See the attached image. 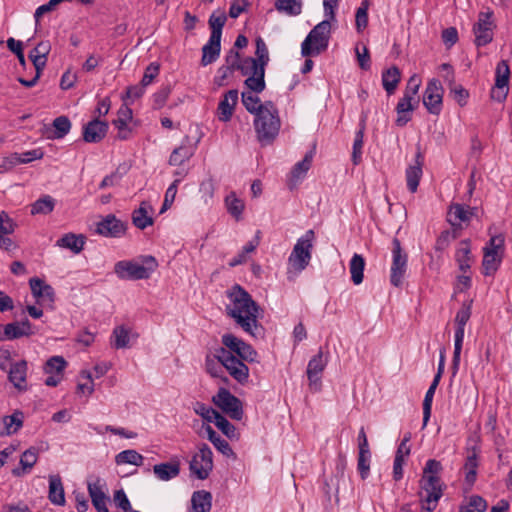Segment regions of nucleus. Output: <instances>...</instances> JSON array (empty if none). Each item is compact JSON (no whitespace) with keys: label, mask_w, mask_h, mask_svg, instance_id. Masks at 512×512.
<instances>
[{"label":"nucleus","mask_w":512,"mask_h":512,"mask_svg":"<svg viewBox=\"0 0 512 512\" xmlns=\"http://www.w3.org/2000/svg\"><path fill=\"white\" fill-rule=\"evenodd\" d=\"M143 456L135 450H124L118 453L115 457L117 465L131 464L141 466L143 464Z\"/></svg>","instance_id":"nucleus-49"},{"label":"nucleus","mask_w":512,"mask_h":512,"mask_svg":"<svg viewBox=\"0 0 512 512\" xmlns=\"http://www.w3.org/2000/svg\"><path fill=\"white\" fill-rule=\"evenodd\" d=\"M259 68L265 69V67L262 66L259 61H256V59L252 57H246L242 59L241 63L238 65V70L242 73V75L248 77L256 74Z\"/></svg>","instance_id":"nucleus-54"},{"label":"nucleus","mask_w":512,"mask_h":512,"mask_svg":"<svg viewBox=\"0 0 512 512\" xmlns=\"http://www.w3.org/2000/svg\"><path fill=\"white\" fill-rule=\"evenodd\" d=\"M80 378L85 381L78 383L77 392L85 396H90L94 392V381L91 372L82 370L80 372Z\"/></svg>","instance_id":"nucleus-53"},{"label":"nucleus","mask_w":512,"mask_h":512,"mask_svg":"<svg viewBox=\"0 0 512 512\" xmlns=\"http://www.w3.org/2000/svg\"><path fill=\"white\" fill-rule=\"evenodd\" d=\"M224 365L217 357V351L213 356H207L205 361V369L212 377H221Z\"/></svg>","instance_id":"nucleus-55"},{"label":"nucleus","mask_w":512,"mask_h":512,"mask_svg":"<svg viewBox=\"0 0 512 512\" xmlns=\"http://www.w3.org/2000/svg\"><path fill=\"white\" fill-rule=\"evenodd\" d=\"M328 363V358L322 350L310 359L307 365V377L312 390L318 391L321 387V375Z\"/></svg>","instance_id":"nucleus-15"},{"label":"nucleus","mask_w":512,"mask_h":512,"mask_svg":"<svg viewBox=\"0 0 512 512\" xmlns=\"http://www.w3.org/2000/svg\"><path fill=\"white\" fill-rule=\"evenodd\" d=\"M133 114L128 103L121 105L117 112V118L113 121L114 126L117 129V138L120 140H127L132 135V128L130 123L132 122Z\"/></svg>","instance_id":"nucleus-18"},{"label":"nucleus","mask_w":512,"mask_h":512,"mask_svg":"<svg viewBox=\"0 0 512 512\" xmlns=\"http://www.w3.org/2000/svg\"><path fill=\"white\" fill-rule=\"evenodd\" d=\"M126 230L125 224L114 215H108L97 223L96 232L105 237H121Z\"/></svg>","instance_id":"nucleus-20"},{"label":"nucleus","mask_w":512,"mask_h":512,"mask_svg":"<svg viewBox=\"0 0 512 512\" xmlns=\"http://www.w3.org/2000/svg\"><path fill=\"white\" fill-rule=\"evenodd\" d=\"M108 124L99 119L90 121L84 128L83 136L86 142H99L107 133Z\"/></svg>","instance_id":"nucleus-27"},{"label":"nucleus","mask_w":512,"mask_h":512,"mask_svg":"<svg viewBox=\"0 0 512 512\" xmlns=\"http://www.w3.org/2000/svg\"><path fill=\"white\" fill-rule=\"evenodd\" d=\"M180 181H181V178L175 179L172 182V184L167 188L166 193H165L164 202H163V205H162V208L160 211L161 213L164 212L165 210H167L168 208H170L171 205L173 204L176 194H177L178 185H179Z\"/></svg>","instance_id":"nucleus-61"},{"label":"nucleus","mask_w":512,"mask_h":512,"mask_svg":"<svg viewBox=\"0 0 512 512\" xmlns=\"http://www.w3.org/2000/svg\"><path fill=\"white\" fill-rule=\"evenodd\" d=\"M34 334L31 323L28 320L13 322L4 326L5 339L14 340L21 337H28Z\"/></svg>","instance_id":"nucleus-26"},{"label":"nucleus","mask_w":512,"mask_h":512,"mask_svg":"<svg viewBox=\"0 0 512 512\" xmlns=\"http://www.w3.org/2000/svg\"><path fill=\"white\" fill-rule=\"evenodd\" d=\"M331 35V21L323 20L307 35L301 44V54L304 57L317 56L328 48Z\"/></svg>","instance_id":"nucleus-7"},{"label":"nucleus","mask_w":512,"mask_h":512,"mask_svg":"<svg viewBox=\"0 0 512 512\" xmlns=\"http://www.w3.org/2000/svg\"><path fill=\"white\" fill-rule=\"evenodd\" d=\"M442 465L435 459L426 462L421 479V512H432L443 494V484L440 480Z\"/></svg>","instance_id":"nucleus-3"},{"label":"nucleus","mask_w":512,"mask_h":512,"mask_svg":"<svg viewBox=\"0 0 512 512\" xmlns=\"http://www.w3.org/2000/svg\"><path fill=\"white\" fill-rule=\"evenodd\" d=\"M477 467H478V463H477L476 455L473 454L467 458L466 463L464 465V470L466 473L465 478L469 484H473L476 479Z\"/></svg>","instance_id":"nucleus-62"},{"label":"nucleus","mask_w":512,"mask_h":512,"mask_svg":"<svg viewBox=\"0 0 512 512\" xmlns=\"http://www.w3.org/2000/svg\"><path fill=\"white\" fill-rule=\"evenodd\" d=\"M229 303L226 311L230 317L247 333L254 335L257 328L259 307L251 296L239 285L233 286L228 292Z\"/></svg>","instance_id":"nucleus-2"},{"label":"nucleus","mask_w":512,"mask_h":512,"mask_svg":"<svg viewBox=\"0 0 512 512\" xmlns=\"http://www.w3.org/2000/svg\"><path fill=\"white\" fill-rule=\"evenodd\" d=\"M238 102V91L233 89L226 92L223 99L219 102L217 108L218 119L222 122H228L233 113L234 108Z\"/></svg>","instance_id":"nucleus-23"},{"label":"nucleus","mask_w":512,"mask_h":512,"mask_svg":"<svg viewBox=\"0 0 512 512\" xmlns=\"http://www.w3.org/2000/svg\"><path fill=\"white\" fill-rule=\"evenodd\" d=\"M157 262L154 257L146 256L142 262L135 260H122L114 265V273L122 280L148 279L156 269Z\"/></svg>","instance_id":"nucleus-6"},{"label":"nucleus","mask_w":512,"mask_h":512,"mask_svg":"<svg viewBox=\"0 0 512 512\" xmlns=\"http://www.w3.org/2000/svg\"><path fill=\"white\" fill-rule=\"evenodd\" d=\"M194 154V149L190 145L182 144L174 149L170 155L169 163L173 166L182 165L185 161L189 160Z\"/></svg>","instance_id":"nucleus-47"},{"label":"nucleus","mask_w":512,"mask_h":512,"mask_svg":"<svg viewBox=\"0 0 512 512\" xmlns=\"http://www.w3.org/2000/svg\"><path fill=\"white\" fill-rule=\"evenodd\" d=\"M491 11L480 12L478 20L473 26L475 36V44L477 46H485L493 39V30L495 28Z\"/></svg>","instance_id":"nucleus-12"},{"label":"nucleus","mask_w":512,"mask_h":512,"mask_svg":"<svg viewBox=\"0 0 512 512\" xmlns=\"http://www.w3.org/2000/svg\"><path fill=\"white\" fill-rule=\"evenodd\" d=\"M213 403L225 414L234 420L243 417L242 402L225 388L219 389L212 398Z\"/></svg>","instance_id":"nucleus-10"},{"label":"nucleus","mask_w":512,"mask_h":512,"mask_svg":"<svg viewBox=\"0 0 512 512\" xmlns=\"http://www.w3.org/2000/svg\"><path fill=\"white\" fill-rule=\"evenodd\" d=\"M483 273L485 275L494 274L501 264L504 253V238L500 235L491 237L489 242L483 248Z\"/></svg>","instance_id":"nucleus-9"},{"label":"nucleus","mask_w":512,"mask_h":512,"mask_svg":"<svg viewBox=\"0 0 512 512\" xmlns=\"http://www.w3.org/2000/svg\"><path fill=\"white\" fill-rule=\"evenodd\" d=\"M313 156H314V152L309 151L305 154L304 158L301 161L297 162L294 165V167L291 171V180L294 183H296L299 180H301L302 178H304V176L306 175L308 170L311 168Z\"/></svg>","instance_id":"nucleus-41"},{"label":"nucleus","mask_w":512,"mask_h":512,"mask_svg":"<svg viewBox=\"0 0 512 512\" xmlns=\"http://www.w3.org/2000/svg\"><path fill=\"white\" fill-rule=\"evenodd\" d=\"M30 289L36 302L41 306H51L54 302V289L39 278H31Z\"/></svg>","instance_id":"nucleus-17"},{"label":"nucleus","mask_w":512,"mask_h":512,"mask_svg":"<svg viewBox=\"0 0 512 512\" xmlns=\"http://www.w3.org/2000/svg\"><path fill=\"white\" fill-rule=\"evenodd\" d=\"M242 103L245 108L250 112L257 116L260 113L264 104L260 103V98L257 95H254L252 92H243L242 93Z\"/></svg>","instance_id":"nucleus-52"},{"label":"nucleus","mask_w":512,"mask_h":512,"mask_svg":"<svg viewBox=\"0 0 512 512\" xmlns=\"http://www.w3.org/2000/svg\"><path fill=\"white\" fill-rule=\"evenodd\" d=\"M370 7L369 0H363L356 10L355 26L358 32H362L368 25V9Z\"/></svg>","instance_id":"nucleus-51"},{"label":"nucleus","mask_w":512,"mask_h":512,"mask_svg":"<svg viewBox=\"0 0 512 512\" xmlns=\"http://www.w3.org/2000/svg\"><path fill=\"white\" fill-rule=\"evenodd\" d=\"M473 216V208L458 203L452 204L447 213L448 222L458 228L467 225Z\"/></svg>","instance_id":"nucleus-19"},{"label":"nucleus","mask_w":512,"mask_h":512,"mask_svg":"<svg viewBox=\"0 0 512 512\" xmlns=\"http://www.w3.org/2000/svg\"><path fill=\"white\" fill-rule=\"evenodd\" d=\"M401 79V73L395 66L385 70L382 74V84L386 92L391 95L396 90Z\"/></svg>","instance_id":"nucleus-42"},{"label":"nucleus","mask_w":512,"mask_h":512,"mask_svg":"<svg viewBox=\"0 0 512 512\" xmlns=\"http://www.w3.org/2000/svg\"><path fill=\"white\" fill-rule=\"evenodd\" d=\"M131 336L132 334L130 329L125 326H117L113 330L111 344L116 349L127 348L129 347Z\"/></svg>","instance_id":"nucleus-43"},{"label":"nucleus","mask_w":512,"mask_h":512,"mask_svg":"<svg viewBox=\"0 0 512 512\" xmlns=\"http://www.w3.org/2000/svg\"><path fill=\"white\" fill-rule=\"evenodd\" d=\"M225 207L228 213L239 221L242 218L245 209V203L242 199L238 198L235 192H230L224 200Z\"/></svg>","instance_id":"nucleus-40"},{"label":"nucleus","mask_w":512,"mask_h":512,"mask_svg":"<svg viewBox=\"0 0 512 512\" xmlns=\"http://www.w3.org/2000/svg\"><path fill=\"white\" fill-rule=\"evenodd\" d=\"M486 501L479 496H472L467 504L461 507L460 512H485Z\"/></svg>","instance_id":"nucleus-59"},{"label":"nucleus","mask_w":512,"mask_h":512,"mask_svg":"<svg viewBox=\"0 0 512 512\" xmlns=\"http://www.w3.org/2000/svg\"><path fill=\"white\" fill-rule=\"evenodd\" d=\"M55 207V199L50 195H44L36 200L31 205V214H43L47 215L54 210Z\"/></svg>","instance_id":"nucleus-46"},{"label":"nucleus","mask_w":512,"mask_h":512,"mask_svg":"<svg viewBox=\"0 0 512 512\" xmlns=\"http://www.w3.org/2000/svg\"><path fill=\"white\" fill-rule=\"evenodd\" d=\"M24 415L20 411L14 412L12 415L5 416L2 420L3 428L1 435H11L16 433L23 425Z\"/></svg>","instance_id":"nucleus-37"},{"label":"nucleus","mask_w":512,"mask_h":512,"mask_svg":"<svg viewBox=\"0 0 512 512\" xmlns=\"http://www.w3.org/2000/svg\"><path fill=\"white\" fill-rule=\"evenodd\" d=\"M221 341L223 347L217 349L218 359L232 378L240 384L246 383L249 378V369L244 361H256L257 352L251 345L233 334H224Z\"/></svg>","instance_id":"nucleus-1"},{"label":"nucleus","mask_w":512,"mask_h":512,"mask_svg":"<svg viewBox=\"0 0 512 512\" xmlns=\"http://www.w3.org/2000/svg\"><path fill=\"white\" fill-rule=\"evenodd\" d=\"M407 268V255L402 252L398 239L393 240L392 265L390 273V282L395 287H399L404 279Z\"/></svg>","instance_id":"nucleus-13"},{"label":"nucleus","mask_w":512,"mask_h":512,"mask_svg":"<svg viewBox=\"0 0 512 512\" xmlns=\"http://www.w3.org/2000/svg\"><path fill=\"white\" fill-rule=\"evenodd\" d=\"M265 69L259 68L256 74L247 77L245 86L250 90L249 92L260 93L265 89Z\"/></svg>","instance_id":"nucleus-50"},{"label":"nucleus","mask_w":512,"mask_h":512,"mask_svg":"<svg viewBox=\"0 0 512 512\" xmlns=\"http://www.w3.org/2000/svg\"><path fill=\"white\" fill-rule=\"evenodd\" d=\"M443 87L439 80L432 79L428 82L423 96V104L429 113L439 115L443 105Z\"/></svg>","instance_id":"nucleus-14"},{"label":"nucleus","mask_w":512,"mask_h":512,"mask_svg":"<svg viewBox=\"0 0 512 512\" xmlns=\"http://www.w3.org/2000/svg\"><path fill=\"white\" fill-rule=\"evenodd\" d=\"M152 207L147 202H142L140 207L132 213V222L133 224L143 230L148 226L153 224V219L151 216Z\"/></svg>","instance_id":"nucleus-31"},{"label":"nucleus","mask_w":512,"mask_h":512,"mask_svg":"<svg viewBox=\"0 0 512 512\" xmlns=\"http://www.w3.org/2000/svg\"><path fill=\"white\" fill-rule=\"evenodd\" d=\"M275 8L289 16H297L302 11L301 0H276Z\"/></svg>","instance_id":"nucleus-48"},{"label":"nucleus","mask_w":512,"mask_h":512,"mask_svg":"<svg viewBox=\"0 0 512 512\" xmlns=\"http://www.w3.org/2000/svg\"><path fill=\"white\" fill-rule=\"evenodd\" d=\"M203 431L206 434L207 438L212 442L215 448L222 453L226 457L236 458L235 453L230 447L229 443L222 439L217 433L212 429L211 426L206 425L203 427Z\"/></svg>","instance_id":"nucleus-32"},{"label":"nucleus","mask_w":512,"mask_h":512,"mask_svg":"<svg viewBox=\"0 0 512 512\" xmlns=\"http://www.w3.org/2000/svg\"><path fill=\"white\" fill-rule=\"evenodd\" d=\"M212 496L209 492L200 490L193 493L191 498L192 512H209Z\"/></svg>","instance_id":"nucleus-39"},{"label":"nucleus","mask_w":512,"mask_h":512,"mask_svg":"<svg viewBox=\"0 0 512 512\" xmlns=\"http://www.w3.org/2000/svg\"><path fill=\"white\" fill-rule=\"evenodd\" d=\"M510 70L506 61H500L496 67L495 86L492 88L491 97L499 102L506 98L508 92Z\"/></svg>","instance_id":"nucleus-16"},{"label":"nucleus","mask_w":512,"mask_h":512,"mask_svg":"<svg viewBox=\"0 0 512 512\" xmlns=\"http://www.w3.org/2000/svg\"><path fill=\"white\" fill-rule=\"evenodd\" d=\"M194 411L197 415L201 416L207 422H213V420L217 418V415L219 413L213 408L199 402L195 404Z\"/></svg>","instance_id":"nucleus-64"},{"label":"nucleus","mask_w":512,"mask_h":512,"mask_svg":"<svg viewBox=\"0 0 512 512\" xmlns=\"http://www.w3.org/2000/svg\"><path fill=\"white\" fill-rule=\"evenodd\" d=\"M315 233L307 230L297 239L287 260V279L294 281L310 264L314 247Z\"/></svg>","instance_id":"nucleus-4"},{"label":"nucleus","mask_w":512,"mask_h":512,"mask_svg":"<svg viewBox=\"0 0 512 512\" xmlns=\"http://www.w3.org/2000/svg\"><path fill=\"white\" fill-rule=\"evenodd\" d=\"M414 99L415 98L404 94V96L399 100L396 106V111L398 114L396 124L398 126H404L410 120L408 113L414 109Z\"/></svg>","instance_id":"nucleus-38"},{"label":"nucleus","mask_w":512,"mask_h":512,"mask_svg":"<svg viewBox=\"0 0 512 512\" xmlns=\"http://www.w3.org/2000/svg\"><path fill=\"white\" fill-rule=\"evenodd\" d=\"M221 39L216 38V40L213 39V36H210L209 41L207 44L204 45L202 48V59L201 63L203 66H206L208 64H211L212 62L216 61L220 54V48H221Z\"/></svg>","instance_id":"nucleus-36"},{"label":"nucleus","mask_w":512,"mask_h":512,"mask_svg":"<svg viewBox=\"0 0 512 512\" xmlns=\"http://www.w3.org/2000/svg\"><path fill=\"white\" fill-rule=\"evenodd\" d=\"M88 492L92 503L98 512H109L107 509V496L103 490V483L100 479L88 483Z\"/></svg>","instance_id":"nucleus-25"},{"label":"nucleus","mask_w":512,"mask_h":512,"mask_svg":"<svg viewBox=\"0 0 512 512\" xmlns=\"http://www.w3.org/2000/svg\"><path fill=\"white\" fill-rule=\"evenodd\" d=\"M363 138H364V124L360 127V129L356 132L354 143H353V153L352 160L354 164H358L361 159L362 147H363Z\"/></svg>","instance_id":"nucleus-60"},{"label":"nucleus","mask_w":512,"mask_h":512,"mask_svg":"<svg viewBox=\"0 0 512 512\" xmlns=\"http://www.w3.org/2000/svg\"><path fill=\"white\" fill-rule=\"evenodd\" d=\"M155 476L161 481H169L179 475L180 465L178 462L161 463L153 467Z\"/></svg>","instance_id":"nucleus-35"},{"label":"nucleus","mask_w":512,"mask_h":512,"mask_svg":"<svg viewBox=\"0 0 512 512\" xmlns=\"http://www.w3.org/2000/svg\"><path fill=\"white\" fill-rule=\"evenodd\" d=\"M226 20V13L223 10H217L211 14L209 18V26L211 29L210 36H213L214 40H216V38L221 39L222 29L226 23Z\"/></svg>","instance_id":"nucleus-45"},{"label":"nucleus","mask_w":512,"mask_h":512,"mask_svg":"<svg viewBox=\"0 0 512 512\" xmlns=\"http://www.w3.org/2000/svg\"><path fill=\"white\" fill-rule=\"evenodd\" d=\"M39 456V449L35 447H30L25 450L20 458L21 469H14L13 475L21 476L26 472H29L33 466L37 463Z\"/></svg>","instance_id":"nucleus-33"},{"label":"nucleus","mask_w":512,"mask_h":512,"mask_svg":"<svg viewBox=\"0 0 512 512\" xmlns=\"http://www.w3.org/2000/svg\"><path fill=\"white\" fill-rule=\"evenodd\" d=\"M27 362L19 360L14 362L8 372V379L18 391L27 390Z\"/></svg>","instance_id":"nucleus-22"},{"label":"nucleus","mask_w":512,"mask_h":512,"mask_svg":"<svg viewBox=\"0 0 512 512\" xmlns=\"http://www.w3.org/2000/svg\"><path fill=\"white\" fill-rule=\"evenodd\" d=\"M218 429L222 431L228 438L233 439L237 437L236 429L224 416L218 413L217 418L213 420Z\"/></svg>","instance_id":"nucleus-57"},{"label":"nucleus","mask_w":512,"mask_h":512,"mask_svg":"<svg viewBox=\"0 0 512 512\" xmlns=\"http://www.w3.org/2000/svg\"><path fill=\"white\" fill-rule=\"evenodd\" d=\"M280 126L281 122L275 105L271 102L264 103L254 120L258 140L263 145L272 143L279 133Z\"/></svg>","instance_id":"nucleus-5"},{"label":"nucleus","mask_w":512,"mask_h":512,"mask_svg":"<svg viewBox=\"0 0 512 512\" xmlns=\"http://www.w3.org/2000/svg\"><path fill=\"white\" fill-rule=\"evenodd\" d=\"M85 241L86 238L82 234L67 233L57 240L56 245L78 254L83 250Z\"/></svg>","instance_id":"nucleus-29"},{"label":"nucleus","mask_w":512,"mask_h":512,"mask_svg":"<svg viewBox=\"0 0 512 512\" xmlns=\"http://www.w3.org/2000/svg\"><path fill=\"white\" fill-rule=\"evenodd\" d=\"M472 300L464 302L455 317V343L452 361L453 374H456L459 368L460 355L465 334V325L471 317Z\"/></svg>","instance_id":"nucleus-8"},{"label":"nucleus","mask_w":512,"mask_h":512,"mask_svg":"<svg viewBox=\"0 0 512 512\" xmlns=\"http://www.w3.org/2000/svg\"><path fill=\"white\" fill-rule=\"evenodd\" d=\"M256 61H259L262 66H266L269 62V52L266 43L261 37L256 39Z\"/></svg>","instance_id":"nucleus-63"},{"label":"nucleus","mask_w":512,"mask_h":512,"mask_svg":"<svg viewBox=\"0 0 512 512\" xmlns=\"http://www.w3.org/2000/svg\"><path fill=\"white\" fill-rule=\"evenodd\" d=\"M358 446V470L360 472L362 479H365L368 476L370 470L371 453L364 428H361L359 431Z\"/></svg>","instance_id":"nucleus-21"},{"label":"nucleus","mask_w":512,"mask_h":512,"mask_svg":"<svg viewBox=\"0 0 512 512\" xmlns=\"http://www.w3.org/2000/svg\"><path fill=\"white\" fill-rule=\"evenodd\" d=\"M213 468V453L207 445L199 447L190 462L191 473L198 479H206Z\"/></svg>","instance_id":"nucleus-11"},{"label":"nucleus","mask_w":512,"mask_h":512,"mask_svg":"<svg viewBox=\"0 0 512 512\" xmlns=\"http://www.w3.org/2000/svg\"><path fill=\"white\" fill-rule=\"evenodd\" d=\"M67 362L61 356L51 357L45 365V373L47 374H61L63 373Z\"/></svg>","instance_id":"nucleus-56"},{"label":"nucleus","mask_w":512,"mask_h":512,"mask_svg":"<svg viewBox=\"0 0 512 512\" xmlns=\"http://www.w3.org/2000/svg\"><path fill=\"white\" fill-rule=\"evenodd\" d=\"M365 268V260L362 255L355 253L349 263V271L351 273L352 282L359 285L363 281V271Z\"/></svg>","instance_id":"nucleus-44"},{"label":"nucleus","mask_w":512,"mask_h":512,"mask_svg":"<svg viewBox=\"0 0 512 512\" xmlns=\"http://www.w3.org/2000/svg\"><path fill=\"white\" fill-rule=\"evenodd\" d=\"M420 154L417 155L415 164L410 165L406 169V182L410 192H416L419 181L422 177V162Z\"/></svg>","instance_id":"nucleus-34"},{"label":"nucleus","mask_w":512,"mask_h":512,"mask_svg":"<svg viewBox=\"0 0 512 512\" xmlns=\"http://www.w3.org/2000/svg\"><path fill=\"white\" fill-rule=\"evenodd\" d=\"M455 260L458 264L460 271L466 273L473 263V256L471 254V246L468 240H463L458 244Z\"/></svg>","instance_id":"nucleus-28"},{"label":"nucleus","mask_w":512,"mask_h":512,"mask_svg":"<svg viewBox=\"0 0 512 512\" xmlns=\"http://www.w3.org/2000/svg\"><path fill=\"white\" fill-rule=\"evenodd\" d=\"M48 498L54 505L58 506H63L66 502L64 487L62 484L61 477L59 475L49 476Z\"/></svg>","instance_id":"nucleus-30"},{"label":"nucleus","mask_w":512,"mask_h":512,"mask_svg":"<svg viewBox=\"0 0 512 512\" xmlns=\"http://www.w3.org/2000/svg\"><path fill=\"white\" fill-rule=\"evenodd\" d=\"M53 127V138H62L70 131L71 123L67 117L60 116L53 121Z\"/></svg>","instance_id":"nucleus-58"},{"label":"nucleus","mask_w":512,"mask_h":512,"mask_svg":"<svg viewBox=\"0 0 512 512\" xmlns=\"http://www.w3.org/2000/svg\"><path fill=\"white\" fill-rule=\"evenodd\" d=\"M16 223L12 218L5 212L0 211V248L4 250H11L14 247L12 239L7 237L14 233Z\"/></svg>","instance_id":"nucleus-24"}]
</instances>
